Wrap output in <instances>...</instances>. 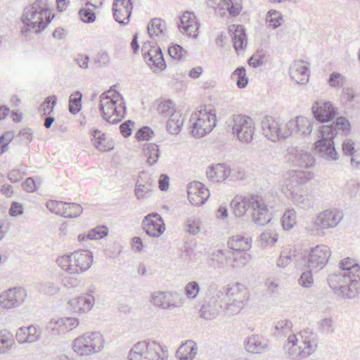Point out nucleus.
<instances>
[{
    "mask_svg": "<svg viewBox=\"0 0 360 360\" xmlns=\"http://www.w3.org/2000/svg\"><path fill=\"white\" fill-rule=\"evenodd\" d=\"M339 131L345 135H347L350 131L349 122L345 117H338L332 124L319 127V139L314 143V148L320 157L327 160L338 159L333 139Z\"/></svg>",
    "mask_w": 360,
    "mask_h": 360,
    "instance_id": "f257e3e1",
    "label": "nucleus"
},
{
    "mask_svg": "<svg viewBox=\"0 0 360 360\" xmlns=\"http://www.w3.org/2000/svg\"><path fill=\"white\" fill-rule=\"evenodd\" d=\"M53 18L47 0H36L23 10L21 20L26 27L21 30L22 35L27 37L31 31L36 34L40 33Z\"/></svg>",
    "mask_w": 360,
    "mask_h": 360,
    "instance_id": "f03ea898",
    "label": "nucleus"
},
{
    "mask_svg": "<svg viewBox=\"0 0 360 360\" xmlns=\"http://www.w3.org/2000/svg\"><path fill=\"white\" fill-rule=\"evenodd\" d=\"M328 283L334 292L344 299L356 297L360 292V275L341 271L328 276Z\"/></svg>",
    "mask_w": 360,
    "mask_h": 360,
    "instance_id": "7ed1b4c3",
    "label": "nucleus"
},
{
    "mask_svg": "<svg viewBox=\"0 0 360 360\" xmlns=\"http://www.w3.org/2000/svg\"><path fill=\"white\" fill-rule=\"evenodd\" d=\"M110 91L104 92L100 96L99 110L101 116L109 124H115L120 122L126 115L125 103L120 94Z\"/></svg>",
    "mask_w": 360,
    "mask_h": 360,
    "instance_id": "20e7f679",
    "label": "nucleus"
},
{
    "mask_svg": "<svg viewBox=\"0 0 360 360\" xmlns=\"http://www.w3.org/2000/svg\"><path fill=\"white\" fill-rule=\"evenodd\" d=\"M249 298L248 289L239 283L230 287L223 288L209 303H224L226 308L231 313H238Z\"/></svg>",
    "mask_w": 360,
    "mask_h": 360,
    "instance_id": "39448f33",
    "label": "nucleus"
},
{
    "mask_svg": "<svg viewBox=\"0 0 360 360\" xmlns=\"http://www.w3.org/2000/svg\"><path fill=\"white\" fill-rule=\"evenodd\" d=\"M167 350L155 341H141L131 349L129 360H166Z\"/></svg>",
    "mask_w": 360,
    "mask_h": 360,
    "instance_id": "423d86ee",
    "label": "nucleus"
},
{
    "mask_svg": "<svg viewBox=\"0 0 360 360\" xmlns=\"http://www.w3.org/2000/svg\"><path fill=\"white\" fill-rule=\"evenodd\" d=\"M103 335L98 332L85 333L72 342L73 351L79 356H90L100 352L104 347Z\"/></svg>",
    "mask_w": 360,
    "mask_h": 360,
    "instance_id": "0eeeda50",
    "label": "nucleus"
},
{
    "mask_svg": "<svg viewBox=\"0 0 360 360\" xmlns=\"http://www.w3.org/2000/svg\"><path fill=\"white\" fill-rule=\"evenodd\" d=\"M228 126L231 127L233 134L243 143H250L255 134V123L249 117L242 115H233L228 121Z\"/></svg>",
    "mask_w": 360,
    "mask_h": 360,
    "instance_id": "6e6552de",
    "label": "nucleus"
},
{
    "mask_svg": "<svg viewBox=\"0 0 360 360\" xmlns=\"http://www.w3.org/2000/svg\"><path fill=\"white\" fill-rule=\"evenodd\" d=\"M191 133L193 136L202 137L210 133L217 124L215 111L205 108L192 115Z\"/></svg>",
    "mask_w": 360,
    "mask_h": 360,
    "instance_id": "1a4fd4ad",
    "label": "nucleus"
},
{
    "mask_svg": "<svg viewBox=\"0 0 360 360\" xmlns=\"http://www.w3.org/2000/svg\"><path fill=\"white\" fill-rule=\"evenodd\" d=\"M331 251L327 245H318L312 248L307 257V267L316 272L322 269L328 263Z\"/></svg>",
    "mask_w": 360,
    "mask_h": 360,
    "instance_id": "9d476101",
    "label": "nucleus"
},
{
    "mask_svg": "<svg viewBox=\"0 0 360 360\" xmlns=\"http://www.w3.org/2000/svg\"><path fill=\"white\" fill-rule=\"evenodd\" d=\"M311 109L314 119L321 123L332 121L337 114V108L331 102L325 100L314 101Z\"/></svg>",
    "mask_w": 360,
    "mask_h": 360,
    "instance_id": "9b49d317",
    "label": "nucleus"
},
{
    "mask_svg": "<svg viewBox=\"0 0 360 360\" xmlns=\"http://www.w3.org/2000/svg\"><path fill=\"white\" fill-rule=\"evenodd\" d=\"M307 180L303 171H289L284 176V181L281 185V192L285 196L292 195L293 192L300 189V186L304 184Z\"/></svg>",
    "mask_w": 360,
    "mask_h": 360,
    "instance_id": "f8f14e48",
    "label": "nucleus"
},
{
    "mask_svg": "<svg viewBox=\"0 0 360 360\" xmlns=\"http://www.w3.org/2000/svg\"><path fill=\"white\" fill-rule=\"evenodd\" d=\"M297 342L298 339L295 334L288 336V342L284 345V348L290 358L292 359H302L313 354L311 352L313 349L311 346L305 347L301 342L297 345Z\"/></svg>",
    "mask_w": 360,
    "mask_h": 360,
    "instance_id": "ddd939ff",
    "label": "nucleus"
},
{
    "mask_svg": "<svg viewBox=\"0 0 360 360\" xmlns=\"http://www.w3.org/2000/svg\"><path fill=\"white\" fill-rule=\"evenodd\" d=\"M252 221L259 226H264L271 221L269 210L262 197L256 195L252 202Z\"/></svg>",
    "mask_w": 360,
    "mask_h": 360,
    "instance_id": "4468645a",
    "label": "nucleus"
},
{
    "mask_svg": "<svg viewBox=\"0 0 360 360\" xmlns=\"http://www.w3.org/2000/svg\"><path fill=\"white\" fill-rule=\"evenodd\" d=\"M179 297V294L174 291H156L151 294L150 302L161 309H172L179 307L176 302Z\"/></svg>",
    "mask_w": 360,
    "mask_h": 360,
    "instance_id": "2eb2a0df",
    "label": "nucleus"
},
{
    "mask_svg": "<svg viewBox=\"0 0 360 360\" xmlns=\"http://www.w3.org/2000/svg\"><path fill=\"white\" fill-rule=\"evenodd\" d=\"M147 44L143 45L141 51L147 65L149 67H155L157 70L162 71L166 68V63L165 61L162 50L160 47L150 46L147 49Z\"/></svg>",
    "mask_w": 360,
    "mask_h": 360,
    "instance_id": "dca6fc26",
    "label": "nucleus"
},
{
    "mask_svg": "<svg viewBox=\"0 0 360 360\" xmlns=\"http://www.w3.org/2000/svg\"><path fill=\"white\" fill-rule=\"evenodd\" d=\"M26 297L24 289L20 288H10L0 295V305L5 309H11L21 304Z\"/></svg>",
    "mask_w": 360,
    "mask_h": 360,
    "instance_id": "f3484780",
    "label": "nucleus"
},
{
    "mask_svg": "<svg viewBox=\"0 0 360 360\" xmlns=\"http://www.w3.org/2000/svg\"><path fill=\"white\" fill-rule=\"evenodd\" d=\"M343 214L338 210H326L316 217L314 224L321 229L335 227L342 219Z\"/></svg>",
    "mask_w": 360,
    "mask_h": 360,
    "instance_id": "a211bd4d",
    "label": "nucleus"
},
{
    "mask_svg": "<svg viewBox=\"0 0 360 360\" xmlns=\"http://www.w3.org/2000/svg\"><path fill=\"white\" fill-rule=\"evenodd\" d=\"M187 192L188 200L195 206L203 205L210 196L209 190L199 181L189 183Z\"/></svg>",
    "mask_w": 360,
    "mask_h": 360,
    "instance_id": "6ab92c4d",
    "label": "nucleus"
},
{
    "mask_svg": "<svg viewBox=\"0 0 360 360\" xmlns=\"http://www.w3.org/2000/svg\"><path fill=\"white\" fill-rule=\"evenodd\" d=\"M132 9L131 0H114L113 1V16L120 25H126L129 23Z\"/></svg>",
    "mask_w": 360,
    "mask_h": 360,
    "instance_id": "aec40b11",
    "label": "nucleus"
},
{
    "mask_svg": "<svg viewBox=\"0 0 360 360\" xmlns=\"http://www.w3.org/2000/svg\"><path fill=\"white\" fill-rule=\"evenodd\" d=\"M178 27L181 32L191 38H196L198 34L199 23L193 12L185 11L180 17Z\"/></svg>",
    "mask_w": 360,
    "mask_h": 360,
    "instance_id": "412c9836",
    "label": "nucleus"
},
{
    "mask_svg": "<svg viewBox=\"0 0 360 360\" xmlns=\"http://www.w3.org/2000/svg\"><path fill=\"white\" fill-rule=\"evenodd\" d=\"M72 259L74 262V274H79L86 271L93 263V254L88 250H77L72 253Z\"/></svg>",
    "mask_w": 360,
    "mask_h": 360,
    "instance_id": "4be33fe9",
    "label": "nucleus"
},
{
    "mask_svg": "<svg viewBox=\"0 0 360 360\" xmlns=\"http://www.w3.org/2000/svg\"><path fill=\"white\" fill-rule=\"evenodd\" d=\"M289 74L298 84H305L309 82V68L302 60L295 61L290 68Z\"/></svg>",
    "mask_w": 360,
    "mask_h": 360,
    "instance_id": "5701e85b",
    "label": "nucleus"
},
{
    "mask_svg": "<svg viewBox=\"0 0 360 360\" xmlns=\"http://www.w3.org/2000/svg\"><path fill=\"white\" fill-rule=\"evenodd\" d=\"M290 160L295 165L301 167H309L314 163V158L311 154L307 151L298 148H292L289 151Z\"/></svg>",
    "mask_w": 360,
    "mask_h": 360,
    "instance_id": "b1692460",
    "label": "nucleus"
},
{
    "mask_svg": "<svg viewBox=\"0 0 360 360\" xmlns=\"http://www.w3.org/2000/svg\"><path fill=\"white\" fill-rule=\"evenodd\" d=\"M94 303L95 298L93 295L89 293L73 298L69 301L72 309L78 313L88 312L93 307Z\"/></svg>",
    "mask_w": 360,
    "mask_h": 360,
    "instance_id": "393cba45",
    "label": "nucleus"
},
{
    "mask_svg": "<svg viewBox=\"0 0 360 360\" xmlns=\"http://www.w3.org/2000/svg\"><path fill=\"white\" fill-rule=\"evenodd\" d=\"M269 347V341L262 335H252L245 341V349L248 352L261 354Z\"/></svg>",
    "mask_w": 360,
    "mask_h": 360,
    "instance_id": "a878e982",
    "label": "nucleus"
},
{
    "mask_svg": "<svg viewBox=\"0 0 360 360\" xmlns=\"http://www.w3.org/2000/svg\"><path fill=\"white\" fill-rule=\"evenodd\" d=\"M314 121L303 116H297L290 120V127H292L293 131L296 134L308 136L313 129Z\"/></svg>",
    "mask_w": 360,
    "mask_h": 360,
    "instance_id": "bb28decb",
    "label": "nucleus"
},
{
    "mask_svg": "<svg viewBox=\"0 0 360 360\" xmlns=\"http://www.w3.org/2000/svg\"><path fill=\"white\" fill-rule=\"evenodd\" d=\"M231 174V169L225 164L210 166L206 172L207 179L212 182H221Z\"/></svg>",
    "mask_w": 360,
    "mask_h": 360,
    "instance_id": "cd10ccee",
    "label": "nucleus"
},
{
    "mask_svg": "<svg viewBox=\"0 0 360 360\" xmlns=\"http://www.w3.org/2000/svg\"><path fill=\"white\" fill-rule=\"evenodd\" d=\"M256 195L236 196L231 202L233 214L236 217L243 216L249 208L252 207V202Z\"/></svg>",
    "mask_w": 360,
    "mask_h": 360,
    "instance_id": "c85d7f7f",
    "label": "nucleus"
},
{
    "mask_svg": "<svg viewBox=\"0 0 360 360\" xmlns=\"http://www.w3.org/2000/svg\"><path fill=\"white\" fill-rule=\"evenodd\" d=\"M263 134L269 140L276 141L278 140V122L271 116H265L261 122Z\"/></svg>",
    "mask_w": 360,
    "mask_h": 360,
    "instance_id": "c756f323",
    "label": "nucleus"
},
{
    "mask_svg": "<svg viewBox=\"0 0 360 360\" xmlns=\"http://www.w3.org/2000/svg\"><path fill=\"white\" fill-rule=\"evenodd\" d=\"M219 252L224 256L228 265L233 268L243 267L248 261V255H246L243 252L240 251H228L219 250Z\"/></svg>",
    "mask_w": 360,
    "mask_h": 360,
    "instance_id": "7c9ffc66",
    "label": "nucleus"
},
{
    "mask_svg": "<svg viewBox=\"0 0 360 360\" xmlns=\"http://www.w3.org/2000/svg\"><path fill=\"white\" fill-rule=\"evenodd\" d=\"M143 229L146 233L153 237L160 236L165 230L162 220H149V217H145L142 222Z\"/></svg>",
    "mask_w": 360,
    "mask_h": 360,
    "instance_id": "2f4dec72",
    "label": "nucleus"
},
{
    "mask_svg": "<svg viewBox=\"0 0 360 360\" xmlns=\"http://www.w3.org/2000/svg\"><path fill=\"white\" fill-rule=\"evenodd\" d=\"M232 32V41L233 47L236 51L243 50L247 44V39L245 30L242 25H231L229 28Z\"/></svg>",
    "mask_w": 360,
    "mask_h": 360,
    "instance_id": "473e14b6",
    "label": "nucleus"
},
{
    "mask_svg": "<svg viewBox=\"0 0 360 360\" xmlns=\"http://www.w3.org/2000/svg\"><path fill=\"white\" fill-rule=\"evenodd\" d=\"M198 353V346L192 340L183 343L176 351V356L179 360H193Z\"/></svg>",
    "mask_w": 360,
    "mask_h": 360,
    "instance_id": "72a5a7b5",
    "label": "nucleus"
},
{
    "mask_svg": "<svg viewBox=\"0 0 360 360\" xmlns=\"http://www.w3.org/2000/svg\"><path fill=\"white\" fill-rule=\"evenodd\" d=\"M285 197L291 200L295 205L301 209L307 210L313 206L312 198L307 194H303L301 188L293 192L292 195Z\"/></svg>",
    "mask_w": 360,
    "mask_h": 360,
    "instance_id": "f704fd0d",
    "label": "nucleus"
},
{
    "mask_svg": "<svg viewBox=\"0 0 360 360\" xmlns=\"http://www.w3.org/2000/svg\"><path fill=\"white\" fill-rule=\"evenodd\" d=\"M228 247L232 251H248L251 248V239L241 235L233 236L228 240Z\"/></svg>",
    "mask_w": 360,
    "mask_h": 360,
    "instance_id": "c9c22d12",
    "label": "nucleus"
},
{
    "mask_svg": "<svg viewBox=\"0 0 360 360\" xmlns=\"http://www.w3.org/2000/svg\"><path fill=\"white\" fill-rule=\"evenodd\" d=\"M91 135L94 137V146L101 152H106L113 149L112 141L108 140L106 135L98 129H93Z\"/></svg>",
    "mask_w": 360,
    "mask_h": 360,
    "instance_id": "e433bc0d",
    "label": "nucleus"
},
{
    "mask_svg": "<svg viewBox=\"0 0 360 360\" xmlns=\"http://www.w3.org/2000/svg\"><path fill=\"white\" fill-rule=\"evenodd\" d=\"M298 335L301 338L300 342L305 347L311 346L313 349L311 352L314 353L317 349L319 339L313 330L309 328H307L301 330Z\"/></svg>",
    "mask_w": 360,
    "mask_h": 360,
    "instance_id": "4c0bfd02",
    "label": "nucleus"
},
{
    "mask_svg": "<svg viewBox=\"0 0 360 360\" xmlns=\"http://www.w3.org/2000/svg\"><path fill=\"white\" fill-rule=\"evenodd\" d=\"M184 119L179 112L172 113L167 123V131L172 134H178L183 126Z\"/></svg>",
    "mask_w": 360,
    "mask_h": 360,
    "instance_id": "58836bf2",
    "label": "nucleus"
},
{
    "mask_svg": "<svg viewBox=\"0 0 360 360\" xmlns=\"http://www.w3.org/2000/svg\"><path fill=\"white\" fill-rule=\"evenodd\" d=\"M144 155L147 158V162L150 166L155 165L160 157V150L158 145L149 143L144 146Z\"/></svg>",
    "mask_w": 360,
    "mask_h": 360,
    "instance_id": "ea45409f",
    "label": "nucleus"
},
{
    "mask_svg": "<svg viewBox=\"0 0 360 360\" xmlns=\"http://www.w3.org/2000/svg\"><path fill=\"white\" fill-rule=\"evenodd\" d=\"M340 271H349V274H354L360 275V266L359 264L354 259L347 257L340 262Z\"/></svg>",
    "mask_w": 360,
    "mask_h": 360,
    "instance_id": "a19ab883",
    "label": "nucleus"
},
{
    "mask_svg": "<svg viewBox=\"0 0 360 360\" xmlns=\"http://www.w3.org/2000/svg\"><path fill=\"white\" fill-rule=\"evenodd\" d=\"M292 323L288 319H283L278 321L274 327V336H285L291 332Z\"/></svg>",
    "mask_w": 360,
    "mask_h": 360,
    "instance_id": "79ce46f5",
    "label": "nucleus"
},
{
    "mask_svg": "<svg viewBox=\"0 0 360 360\" xmlns=\"http://www.w3.org/2000/svg\"><path fill=\"white\" fill-rule=\"evenodd\" d=\"M82 94L80 91H75L72 93L70 96L69 98V111L73 114L76 115L78 113L82 108Z\"/></svg>",
    "mask_w": 360,
    "mask_h": 360,
    "instance_id": "37998d69",
    "label": "nucleus"
},
{
    "mask_svg": "<svg viewBox=\"0 0 360 360\" xmlns=\"http://www.w3.org/2000/svg\"><path fill=\"white\" fill-rule=\"evenodd\" d=\"M231 78L233 80L236 81V84L240 89L245 88L248 83L245 68L243 67L236 68L232 73Z\"/></svg>",
    "mask_w": 360,
    "mask_h": 360,
    "instance_id": "c03bdc74",
    "label": "nucleus"
},
{
    "mask_svg": "<svg viewBox=\"0 0 360 360\" xmlns=\"http://www.w3.org/2000/svg\"><path fill=\"white\" fill-rule=\"evenodd\" d=\"M153 180L149 178L146 184H141L138 181L136 184L135 195L138 200H143L147 197V194L152 191Z\"/></svg>",
    "mask_w": 360,
    "mask_h": 360,
    "instance_id": "a18cd8bd",
    "label": "nucleus"
},
{
    "mask_svg": "<svg viewBox=\"0 0 360 360\" xmlns=\"http://www.w3.org/2000/svg\"><path fill=\"white\" fill-rule=\"evenodd\" d=\"M165 27V22L160 18H154L150 20L148 25V33L150 38L154 36H159L163 33V28Z\"/></svg>",
    "mask_w": 360,
    "mask_h": 360,
    "instance_id": "49530a36",
    "label": "nucleus"
},
{
    "mask_svg": "<svg viewBox=\"0 0 360 360\" xmlns=\"http://www.w3.org/2000/svg\"><path fill=\"white\" fill-rule=\"evenodd\" d=\"M82 212V207L77 203L64 202L63 217L72 218L79 216Z\"/></svg>",
    "mask_w": 360,
    "mask_h": 360,
    "instance_id": "de8ad7c7",
    "label": "nucleus"
},
{
    "mask_svg": "<svg viewBox=\"0 0 360 360\" xmlns=\"http://www.w3.org/2000/svg\"><path fill=\"white\" fill-rule=\"evenodd\" d=\"M266 21L271 27L276 29L282 25L283 15L276 10H270L266 14Z\"/></svg>",
    "mask_w": 360,
    "mask_h": 360,
    "instance_id": "09e8293b",
    "label": "nucleus"
},
{
    "mask_svg": "<svg viewBox=\"0 0 360 360\" xmlns=\"http://www.w3.org/2000/svg\"><path fill=\"white\" fill-rule=\"evenodd\" d=\"M63 325L64 323L61 321V318L57 320H51L47 323L46 329L51 333L52 335H60L65 333Z\"/></svg>",
    "mask_w": 360,
    "mask_h": 360,
    "instance_id": "8fccbe9b",
    "label": "nucleus"
},
{
    "mask_svg": "<svg viewBox=\"0 0 360 360\" xmlns=\"http://www.w3.org/2000/svg\"><path fill=\"white\" fill-rule=\"evenodd\" d=\"M157 110L159 114L165 117L168 115L171 116L172 113L176 112L174 109V104L170 99L160 102Z\"/></svg>",
    "mask_w": 360,
    "mask_h": 360,
    "instance_id": "3c124183",
    "label": "nucleus"
},
{
    "mask_svg": "<svg viewBox=\"0 0 360 360\" xmlns=\"http://www.w3.org/2000/svg\"><path fill=\"white\" fill-rule=\"evenodd\" d=\"M296 222V212L294 210H286L282 217V226L285 230H290Z\"/></svg>",
    "mask_w": 360,
    "mask_h": 360,
    "instance_id": "603ef678",
    "label": "nucleus"
},
{
    "mask_svg": "<svg viewBox=\"0 0 360 360\" xmlns=\"http://www.w3.org/2000/svg\"><path fill=\"white\" fill-rule=\"evenodd\" d=\"M72 259V254L71 255H64L63 256L58 257L56 259V263L64 271L69 273L70 274H74V267L72 264H71Z\"/></svg>",
    "mask_w": 360,
    "mask_h": 360,
    "instance_id": "864d4df0",
    "label": "nucleus"
},
{
    "mask_svg": "<svg viewBox=\"0 0 360 360\" xmlns=\"http://www.w3.org/2000/svg\"><path fill=\"white\" fill-rule=\"evenodd\" d=\"M39 290L43 294L51 296L58 293L60 287L58 283L47 281L41 283Z\"/></svg>",
    "mask_w": 360,
    "mask_h": 360,
    "instance_id": "5fc2aeb1",
    "label": "nucleus"
},
{
    "mask_svg": "<svg viewBox=\"0 0 360 360\" xmlns=\"http://www.w3.org/2000/svg\"><path fill=\"white\" fill-rule=\"evenodd\" d=\"M219 314V310L216 308H213L210 304L202 305L200 310V317L211 320L214 319Z\"/></svg>",
    "mask_w": 360,
    "mask_h": 360,
    "instance_id": "6e6d98bb",
    "label": "nucleus"
},
{
    "mask_svg": "<svg viewBox=\"0 0 360 360\" xmlns=\"http://www.w3.org/2000/svg\"><path fill=\"white\" fill-rule=\"evenodd\" d=\"M184 292L188 298H196L200 292V285L196 281L188 282L184 287Z\"/></svg>",
    "mask_w": 360,
    "mask_h": 360,
    "instance_id": "4d7b16f0",
    "label": "nucleus"
},
{
    "mask_svg": "<svg viewBox=\"0 0 360 360\" xmlns=\"http://www.w3.org/2000/svg\"><path fill=\"white\" fill-rule=\"evenodd\" d=\"M319 331L322 334H330L334 332L333 321L330 318L321 319L318 323Z\"/></svg>",
    "mask_w": 360,
    "mask_h": 360,
    "instance_id": "13d9d810",
    "label": "nucleus"
},
{
    "mask_svg": "<svg viewBox=\"0 0 360 360\" xmlns=\"http://www.w3.org/2000/svg\"><path fill=\"white\" fill-rule=\"evenodd\" d=\"M56 103L57 97L55 95L46 97L40 106V108L44 112V115L51 113Z\"/></svg>",
    "mask_w": 360,
    "mask_h": 360,
    "instance_id": "bf43d9fd",
    "label": "nucleus"
},
{
    "mask_svg": "<svg viewBox=\"0 0 360 360\" xmlns=\"http://www.w3.org/2000/svg\"><path fill=\"white\" fill-rule=\"evenodd\" d=\"M108 235V229L105 226H97L91 229L87 234V238L91 240H98L103 238Z\"/></svg>",
    "mask_w": 360,
    "mask_h": 360,
    "instance_id": "052dcab7",
    "label": "nucleus"
},
{
    "mask_svg": "<svg viewBox=\"0 0 360 360\" xmlns=\"http://www.w3.org/2000/svg\"><path fill=\"white\" fill-rule=\"evenodd\" d=\"M168 53L173 59L181 60L184 58L186 51L181 46L175 44L168 49Z\"/></svg>",
    "mask_w": 360,
    "mask_h": 360,
    "instance_id": "680f3d73",
    "label": "nucleus"
},
{
    "mask_svg": "<svg viewBox=\"0 0 360 360\" xmlns=\"http://www.w3.org/2000/svg\"><path fill=\"white\" fill-rule=\"evenodd\" d=\"M64 202L56 200H49L46 202L47 209L58 215L63 217Z\"/></svg>",
    "mask_w": 360,
    "mask_h": 360,
    "instance_id": "e2e57ef3",
    "label": "nucleus"
},
{
    "mask_svg": "<svg viewBox=\"0 0 360 360\" xmlns=\"http://www.w3.org/2000/svg\"><path fill=\"white\" fill-rule=\"evenodd\" d=\"M345 82V77L338 72H332L328 80V84L331 87L340 88L342 87Z\"/></svg>",
    "mask_w": 360,
    "mask_h": 360,
    "instance_id": "0e129e2a",
    "label": "nucleus"
},
{
    "mask_svg": "<svg viewBox=\"0 0 360 360\" xmlns=\"http://www.w3.org/2000/svg\"><path fill=\"white\" fill-rule=\"evenodd\" d=\"M299 284L301 285L304 288H309L314 283V279L312 276V271L309 269L302 274L299 280Z\"/></svg>",
    "mask_w": 360,
    "mask_h": 360,
    "instance_id": "69168bd1",
    "label": "nucleus"
},
{
    "mask_svg": "<svg viewBox=\"0 0 360 360\" xmlns=\"http://www.w3.org/2000/svg\"><path fill=\"white\" fill-rule=\"evenodd\" d=\"M14 342L13 335L6 330L0 331V344L5 345V347L9 349Z\"/></svg>",
    "mask_w": 360,
    "mask_h": 360,
    "instance_id": "338daca9",
    "label": "nucleus"
},
{
    "mask_svg": "<svg viewBox=\"0 0 360 360\" xmlns=\"http://www.w3.org/2000/svg\"><path fill=\"white\" fill-rule=\"evenodd\" d=\"M79 15L81 20L86 23L93 22L96 20L95 13L90 8H81Z\"/></svg>",
    "mask_w": 360,
    "mask_h": 360,
    "instance_id": "774afa93",
    "label": "nucleus"
}]
</instances>
